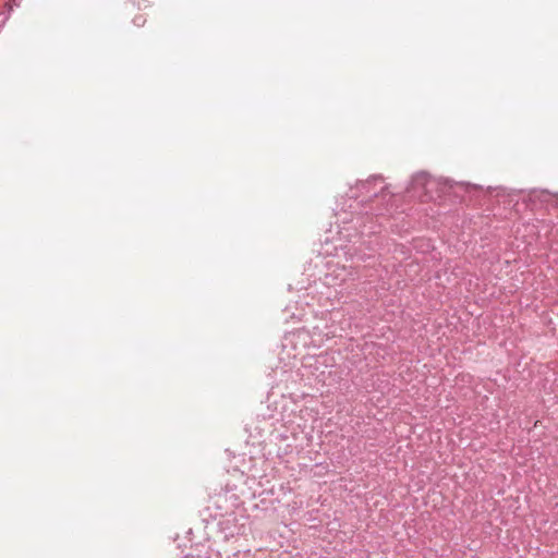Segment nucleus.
Instances as JSON below:
<instances>
[{"label": "nucleus", "instance_id": "f257e3e1", "mask_svg": "<svg viewBox=\"0 0 558 558\" xmlns=\"http://www.w3.org/2000/svg\"><path fill=\"white\" fill-rule=\"evenodd\" d=\"M360 189L364 192L365 196H378V194H383L387 189V185L384 183V179L380 175H374L362 182L360 184Z\"/></svg>", "mask_w": 558, "mask_h": 558}, {"label": "nucleus", "instance_id": "f03ea898", "mask_svg": "<svg viewBox=\"0 0 558 558\" xmlns=\"http://www.w3.org/2000/svg\"><path fill=\"white\" fill-rule=\"evenodd\" d=\"M435 185V181L425 173H420L413 177L411 182V191L414 196L422 197L427 194L429 187Z\"/></svg>", "mask_w": 558, "mask_h": 558}]
</instances>
